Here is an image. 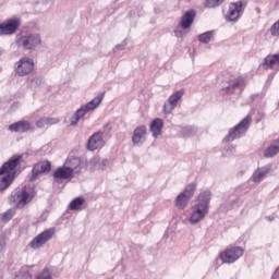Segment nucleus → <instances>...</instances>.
Masks as SVG:
<instances>
[{
    "mask_svg": "<svg viewBox=\"0 0 279 279\" xmlns=\"http://www.w3.org/2000/svg\"><path fill=\"white\" fill-rule=\"evenodd\" d=\"M211 202V192L204 191L198 194L197 201L194 206H192L191 217L189 218V223L197 225L208 216L209 203Z\"/></svg>",
    "mask_w": 279,
    "mask_h": 279,
    "instance_id": "obj_1",
    "label": "nucleus"
},
{
    "mask_svg": "<svg viewBox=\"0 0 279 279\" xmlns=\"http://www.w3.org/2000/svg\"><path fill=\"white\" fill-rule=\"evenodd\" d=\"M20 160L21 156H12V158L0 168V192L11 186L14 175H16V168L20 166Z\"/></svg>",
    "mask_w": 279,
    "mask_h": 279,
    "instance_id": "obj_2",
    "label": "nucleus"
},
{
    "mask_svg": "<svg viewBox=\"0 0 279 279\" xmlns=\"http://www.w3.org/2000/svg\"><path fill=\"white\" fill-rule=\"evenodd\" d=\"M41 45L40 34H17L15 36V46L23 50H35Z\"/></svg>",
    "mask_w": 279,
    "mask_h": 279,
    "instance_id": "obj_3",
    "label": "nucleus"
},
{
    "mask_svg": "<svg viewBox=\"0 0 279 279\" xmlns=\"http://www.w3.org/2000/svg\"><path fill=\"white\" fill-rule=\"evenodd\" d=\"M35 71V62L29 57H23L19 59L17 62L14 63V73L15 76L24 77L28 76L29 74Z\"/></svg>",
    "mask_w": 279,
    "mask_h": 279,
    "instance_id": "obj_4",
    "label": "nucleus"
},
{
    "mask_svg": "<svg viewBox=\"0 0 279 279\" xmlns=\"http://www.w3.org/2000/svg\"><path fill=\"white\" fill-rule=\"evenodd\" d=\"M251 123H252L251 116H246L245 118H243L242 122L234 125L233 130H231L228 133L227 137H225V141L231 142L242 137V135H244L247 132L248 128L251 126Z\"/></svg>",
    "mask_w": 279,
    "mask_h": 279,
    "instance_id": "obj_5",
    "label": "nucleus"
},
{
    "mask_svg": "<svg viewBox=\"0 0 279 279\" xmlns=\"http://www.w3.org/2000/svg\"><path fill=\"white\" fill-rule=\"evenodd\" d=\"M105 93L99 94L98 96L95 97V99L90 100L86 105L82 106L77 111H75L72 117L83 119L88 112H92L96 110L99 105L104 101Z\"/></svg>",
    "mask_w": 279,
    "mask_h": 279,
    "instance_id": "obj_6",
    "label": "nucleus"
},
{
    "mask_svg": "<svg viewBox=\"0 0 279 279\" xmlns=\"http://www.w3.org/2000/svg\"><path fill=\"white\" fill-rule=\"evenodd\" d=\"M56 235V228H50L33 239L29 243V247L33 250H39L40 247H44L53 236Z\"/></svg>",
    "mask_w": 279,
    "mask_h": 279,
    "instance_id": "obj_7",
    "label": "nucleus"
},
{
    "mask_svg": "<svg viewBox=\"0 0 279 279\" xmlns=\"http://www.w3.org/2000/svg\"><path fill=\"white\" fill-rule=\"evenodd\" d=\"M33 199V193L26 191V189H23L21 191L15 192V194H12L11 197H9V201L17 206L19 208H23L32 202Z\"/></svg>",
    "mask_w": 279,
    "mask_h": 279,
    "instance_id": "obj_8",
    "label": "nucleus"
},
{
    "mask_svg": "<svg viewBox=\"0 0 279 279\" xmlns=\"http://www.w3.org/2000/svg\"><path fill=\"white\" fill-rule=\"evenodd\" d=\"M21 27V19L14 17L9 19L2 24H0V36H11L16 34L17 29Z\"/></svg>",
    "mask_w": 279,
    "mask_h": 279,
    "instance_id": "obj_9",
    "label": "nucleus"
},
{
    "mask_svg": "<svg viewBox=\"0 0 279 279\" xmlns=\"http://www.w3.org/2000/svg\"><path fill=\"white\" fill-rule=\"evenodd\" d=\"M242 255H243L242 247L233 246L222 252L219 255V259H221L222 263H226V264H233L236 260H239V258L242 257Z\"/></svg>",
    "mask_w": 279,
    "mask_h": 279,
    "instance_id": "obj_10",
    "label": "nucleus"
},
{
    "mask_svg": "<svg viewBox=\"0 0 279 279\" xmlns=\"http://www.w3.org/2000/svg\"><path fill=\"white\" fill-rule=\"evenodd\" d=\"M108 133L105 131H98L90 135L89 141H87V149L94 151L98 148L104 147V138L107 137Z\"/></svg>",
    "mask_w": 279,
    "mask_h": 279,
    "instance_id": "obj_11",
    "label": "nucleus"
},
{
    "mask_svg": "<svg viewBox=\"0 0 279 279\" xmlns=\"http://www.w3.org/2000/svg\"><path fill=\"white\" fill-rule=\"evenodd\" d=\"M74 174L80 173H75V170H71L69 168H57L53 172V180L57 183L69 181L74 178Z\"/></svg>",
    "mask_w": 279,
    "mask_h": 279,
    "instance_id": "obj_12",
    "label": "nucleus"
},
{
    "mask_svg": "<svg viewBox=\"0 0 279 279\" xmlns=\"http://www.w3.org/2000/svg\"><path fill=\"white\" fill-rule=\"evenodd\" d=\"M183 96H184V92L182 90L171 95L168 98V104H165V106H162V112L170 114L171 111L175 109L177 105L179 104L180 99H182Z\"/></svg>",
    "mask_w": 279,
    "mask_h": 279,
    "instance_id": "obj_13",
    "label": "nucleus"
},
{
    "mask_svg": "<svg viewBox=\"0 0 279 279\" xmlns=\"http://www.w3.org/2000/svg\"><path fill=\"white\" fill-rule=\"evenodd\" d=\"M147 129L145 125H141L135 128L134 133L132 135V144L135 146H141L146 142Z\"/></svg>",
    "mask_w": 279,
    "mask_h": 279,
    "instance_id": "obj_14",
    "label": "nucleus"
},
{
    "mask_svg": "<svg viewBox=\"0 0 279 279\" xmlns=\"http://www.w3.org/2000/svg\"><path fill=\"white\" fill-rule=\"evenodd\" d=\"M9 131L14 133H27L35 131V128L27 121H17L9 125Z\"/></svg>",
    "mask_w": 279,
    "mask_h": 279,
    "instance_id": "obj_15",
    "label": "nucleus"
},
{
    "mask_svg": "<svg viewBox=\"0 0 279 279\" xmlns=\"http://www.w3.org/2000/svg\"><path fill=\"white\" fill-rule=\"evenodd\" d=\"M60 168L71 169L72 171H75V173H81V170L83 169V160L77 157H69Z\"/></svg>",
    "mask_w": 279,
    "mask_h": 279,
    "instance_id": "obj_16",
    "label": "nucleus"
},
{
    "mask_svg": "<svg viewBox=\"0 0 279 279\" xmlns=\"http://www.w3.org/2000/svg\"><path fill=\"white\" fill-rule=\"evenodd\" d=\"M240 12H242V1L231 3L227 15V21L235 22L240 17Z\"/></svg>",
    "mask_w": 279,
    "mask_h": 279,
    "instance_id": "obj_17",
    "label": "nucleus"
},
{
    "mask_svg": "<svg viewBox=\"0 0 279 279\" xmlns=\"http://www.w3.org/2000/svg\"><path fill=\"white\" fill-rule=\"evenodd\" d=\"M50 169L51 165L49 161H41L39 163H36L33 168V175L31 177V181H35L38 178V175L50 171Z\"/></svg>",
    "mask_w": 279,
    "mask_h": 279,
    "instance_id": "obj_18",
    "label": "nucleus"
},
{
    "mask_svg": "<svg viewBox=\"0 0 279 279\" xmlns=\"http://www.w3.org/2000/svg\"><path fill=\"white\" fill-rule=\"evenodd\" d=\"M195 19V11L194 10H189L183 14L182 20L180 21V27L182 29H187L192 26V23H194Z\"/></svg>",
    "mask_w": 279,
    "mask_h": 279,
    "instance_id": "obj_19",
    "label": "nucleus"
},
{
    "mask_svg": "<svg viewBox=\"0 0 279 279\" xmlns=\"http://www.w3.org/2000/svg\"><path fill=\"white\" fill-rule=\"evenodd\" d=\"M243 88H245V80L242 77L234 78V80L230 81V83L227 87V93L233 94V93H235L236 89H240V92H242Z\"/></svg>",
    "mask_w": 279,
    "mask_h": 279,
    "instance_id": "obj_20",
    "label": "nucleus"
},
{
    "mask_svg": "<svg viewBox=\"0 0 279 279\" xmlns=\"http://www.w3.org/2000/svg\"><path fill=\"white\" fill-rule=\"evenodd\" d=\"M161 130H163V120L156 118L150 122L149 131L153 134V137L157 138L161 135Z\"/></svg>",
    "mask_w": 279,
    "mask_h": 279,
    "instance_id": "obj_21",
    "label": "nucleus"
},
{
    "mask_svg": "<svg viewBox=\"0 0 279 279\" xmlns=\"http://www.w3.org/2000/svg\"><path fill=\"white\" fill-rule=\"evenodd\" d=\"M108 166V160L107 159H101L99 157H93L90 158L89 161V167L90 170L96 171V170H104Z\"/></svg>",
    "mask_w": 279,
    "mask_h": 279,
    "instance_id": "obj_22",
    "label": "nucleus"
},
{
    "mask_svg": "<svg viewBox=\"0 0 279 279\" xmlns=\"http://www.w3.org/2000/svg\"><path fill=\"white\" fill-rule=\"evenodd\" d=\"M279 66V54H269L264 59V69H272Z\"/></svg>",
    "mask_w": 279,
    "mask_h": 279,
    "instance_id": "obj_23",
    "label": "nucleus"
},
{
    "mask_svg": "<svg viewBox=\"0 0 279 279\" xmlns=\"http://www.w3.org/2000/svg\"><path fill=\"white\" fill-rule=\"evenodd\" d=\"M192 196H184V194H179L177 198H174V207L180 210L187 208V204L191 201Z\"/></svg>",
    "mask_w": 279,
    "mask_h": 279,
    "instance_id": "obj_24",
    "label": "nucleus"
},
{
    "mask_svg": "<svg viewBox=\"0 0 279 279\" xmlns=\"http://www.w3.org/2000/svg\"><path fill=\"white\" fill-rule=\"evenodd\" d=\"M270 168H262L258 170H255L254 173L252 174V181H254V183H260V181H263L267 173H269Z\"/></svg>",
    "mask_w": 279,
    "mask_h": 279,
    "instance_id": "obj_25",
    "label": "nucleus"
},
{
    "mask_svg": "<svg viewBox=\"0 0 279 279\" xmlns=\"http://www.w3.org/2000/svg\"><path fill=\"white\" fill-rule=\"evenodd\" d=\"M60 120L58 118H41L36 122V128L44 129L47 125H56Z\"/></svg>",
    "mask_w": 279,
    "mask_h": 279,
    "instance_id": "obj_26",
    "label": "nucleus"
},
{
    "mask_svg": "<svg viewBox=\"0 0 279 279\" xmlns=\"http://www.w3.org/2000/svg\"><path fill=\"white\" fill-rule=\"evenodd\" d=\"M278 153H279V143L275 142V143H272V145L267 147L266 151L264 153V156L266 158H271V157L276 156Z\"/></svg>",
    "mask_w": 279,
    "mask_h": 279,
    "instance_id": "obj_27",
    "label": "nucleus"
},
{
    "mask_svg": "<svg viewBox=\"0 0 279 279\" xmlns=\"http://www.w3.org/2000/svg\"><path fill=\"white\" fill-rule=\"evenodd\" d=\"M195 189H196L195 183H191L185 186V190L182 193H180V195L193 197L195 193Z\"/></svg>",
    "mask_w": 279,
    "mask_h": 279,
    "instance_id": "obj_28",
    "label": "nucleus"
},
{
    "mask_svg": "<svg viewBox=\"0 0 279 279\" xmlns=\"http://www.w3.org/2000/svg\"><path fill=\"white\" fill-rule=\"evenodd\" d=\"M211 38H213V32H206L198 35V43L209 44L211 43Z\"/></svg>",
    "mask_w": 279,
    "mask_h": 279,
    "instance_id": "obj_29",
    "label": "nucleus"
},
{
    "mask_svg": "<svg viewBox=\"0 0 279 279\" xmlns=\"http://www.w3.org/2000/svg\"><path fill=\"white\" fill-rule=\"evenodd\" d=\"M225 0H206L204 7L207 9H215L223 4Z\"/></svg>",
    "mask_w": 279,
    "mask_h": 279,
    "instance_id": "obj_30",
    "label": "nucleus"
},
{
    "mask_svg": "<svg viewBox=\"0 0 279 279\" xmlns=\"http://www.w3.org/2000/svg\"><path fill=\"white\" fill-rule=\"evenodd\" d=\"M83 204H84V199L78 197L71 202V204L69 205V208L71 210H80Z\"/></svg>",
    "mask_w": 279,
    "mask_h": 279,
    "instance_id": "obj_31",
    "label": "nucleus"
},
{
    "mask_svg": "<svg viewBox=\"0 0 279 279\" xmlns=\"http://www.w3.org/2000/svg\"><path fill=\"white\" fill-rule=\"evenodd\" d=\"M12 217H14V211L12 209H9L2 214V221L3 222L11 221Z\"/></svg>",
    "mask_w": 279,
    "mask_h": 279,
    "instance_id": "obj_32",
    "label": "nucleus"
},
{
    "mask_svg": "<svg viewBox=\"0 0 279 279\" xmlns=\"http://www.w3.org/2000/svg\"><path fill=\"white\" fill-rule=\"evenodd\" d=\"M269 32H270V36H275V37L279 36V20L278 22L272 24V26H270Z\"/></svg>",
    "mask_w": 279,
    "mask_h": 279,
    "instance_id": "obj_33",
    "label": "nucleus"
},
{
    "mask_svg": "<svg viewBox=\"0 0 279 279\" xmlns=\"http://www.w3.org/2000/svg\"><path fill=\"white\" fill-rule=\"evenodd\" d=\"M35 279H51V272L48 269L43 270Z\"/></svg>",
    "mask_w": 279,
    "mask_h": 279,
    "instance_id": "obj_34",
    "label": "nucleus"
},
{
    "mask_svg": "<svg viewBox=\"0 0 279 279\" xmlns=\"http://www.w3.org/2000/svg\"><path fill=\"white\" fill-rule=\"evenodd\" d=\"M182 132L185 137H189V136H191L192 128L185 126V128H183Z\"/></svg>",
    "mask_w": 279,
    "mask_h": 279,
    "instance_id": "obj_35",
    "label": "nucleus"
},
{
    "mask_svg": "<svg viewBox=\"0 0 279 279\" xmlns=\"http://www.w3.org/2000/svg\"><path fill=\"white\" fill-rule=\"evenodd\" d=\"M83 118H77L75 116L71 117V126L77 125V122H80V120H82Z\"/></svg>",
    "mask_w": 279,
    "mask_h": 279,
    "instance_id": "obj_36",
    "label": "nucleus"
},
{
    "mask_svg": "<svg viewBox=\"0 0 279 279\" xmlns=\"http://www.w3.org/2000/svg\"><path fill=\"white\" fill-rule=\"evenodd\" d=\"M3 245H5V236H3V234H2V235H0V246L3 247Z\"/></svg>",
    "mask_w": 279,
    "mask_h": 279,
    "instance_id": "obj_37",
    "label": "nucleus"
},
{
    "mask_svg": "<svg viewBox=\"0 0 279 279\" xmlns=\"http://www.w3.org/2000/svg\"><path fill=\"white\" fill-rule=\"evenodd\" d=\"M266 219L267 221H275V216H267Z\"/></svg>",
    "mask_w": 279,
    "mask_h": 279,
    "instance_id": "obj_38",
    "label": "nucleus"
},
{
    "mask_svg": "<svg viewBox=\"0 0 279 279\" xmlns=\"http://www.w3.org/2000/svg\"><path fill=\"white\" fill-rule=\"evenodd\" d=\"M24 276H26L27 279H32V275H29V272H24Z\"/></svg>",
    "mask_w": 279,
    "mask_h": 279,
    "instance_id": "obj_39",
    "label": "nucleus"
},
{
    "mask_svg": "<svg viewBox=\"0 0 279 279\" xmlns=\"http://www.w3.org/2000/svg\"><path fill=\"white\" fill-rule=\"evenodd\" d=\"M123 48H124V45L117 46V49H119V50H123Z\"/></svg>",
    "mask_w": 279,
    "mask_h": 279,
    "instance_id": "obj_40",
    "label": "nucleus"
},
{
    "mask_svg": "<svg viewBox=\"0 0 279 279\" xmlns=\"http://www.w3.org/2000/svg\"><path fill=\"white\" fill-rule=\"evenodd\" d=\"M3 56V49L0 48V57Z\"/></svg>",
    "mask_w": 279,
    "mask_h": 279,
    "instance_id": "obj_41",
    "label": "nucleus"
}]
</instances>
